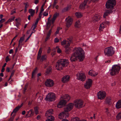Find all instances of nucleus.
Returning <instances> with one entry per match:
<instances>
[{
	"instance_id": "obj_1",
	"label": "nucleus",
	"mask_w": 121,
	"mask_h": 121,
	"mask_svg": "<svg viewBox=\"0 0 121 121\" xmlns=\"http://www.w3.org/2000/svg\"><path fill=\"white\" fill-rule=\"evenodd\" d=\"M84 52L81 48H75L70 58V60L72 62L75 61L77 59L79 60L80 61H82L84 59Z\"/></svg>"
},
{
	"instance_id": "obj_2",
	"label": "nucleus",
	"mask_w": 121,
	"mask_h": 121,
	"mask_svg": "<svg viewBox=\"0 0 121 121\" xmlns=\"http://www.w3.org/2000/svg\"><path fill=\"white\" fill-rule=\"evenodd\" d=\"M69 64L68 60L67 59H61L56 63V67L58 70H60L63 67H65Z\"/></svg>"
},
{
	"instance_id": "obj_3",
	"label": "nucleus",
	"mask_w": 121,
	"mask_h": 121,
	"mask_svg": "<svg viewBox=\"0 0 121 121\" xmlns=\"http://www.w3.org/2000/svg\"><path fill=\"white\" fill-rule=\"evenodd\" d=\"M121 69L120 66L118 65H114L112 66L109 72L111 75H114L118 73Z\"/></svg>"
},
{
	"instance_id": "obj_4",
	"label": "nucleus",
	"mask_w": 121,
	"mask_h": 121,
	"mask_svg": "<svg viewBox=\"0 0 121 121\" xmlns=\"http://www.w3.org/2000/svg\"><path fill=\"white\" fill-rule=\"evenodd\" d=\"M104 52L105 55L108 56H112L114 53V48L112 47H108L104 49Z\"/></svg>"
},
{
	"instance_id": "obj_5",
	"label": "nucleus",
	"mask_w": 121,
	"mask_h": 121,
	"mask_svg": "<svg viewBox=\"0 0 121 121\" xmlns=\"http://www.w3.org/2000/svg\"><path fill=\"white\" fill-rule=\"evenodd\" d=\"M116 4V0H108L105 4L106 8L112 10Z\"/></svg>"
},
{
	"instance_id": "obj_6",
	"label": "nucleus",
	"mask_w": 121,
	"mask_h": 121,
	"mask_svg": "<svg viewBox=\"0 0 121 121\" xmlns=\"http://www.w3.org/2000/svg\"><path fill=\"white\" fill-rule=\"evenodd\" d=\"M56 98L55 94L53 93H50L46 96L45 100L47 101H53L55 100Z\"/></svg>"
},
{
	"instance_id": "obj_7",
	"label": "nucleus",
	"mask_w": 121,
	"mask_h": 121,
	"mask_svg": "<svg viewBox=\"0 0 121 121\" xmlns=\"http://www.w3.org/2000/svg\"><path fill=\"white\" fill-rule=\"evenodd\" d=\"M83 101L81 99H77L73 102V104L75 107L77 108H80L83 106Z\"/></svg>"
},
{
	"instance_id": "obj_8",
	"label": "nucleus",
	"mask_w": 121,
	"mask_h": 121,
	"mask_svg": "<svg viewBox=\"0 0 121 121\" xmlns=\"http://www.w3.org/2000/svg\"><path fill=\"white\" fill-rule=\"evenodd\" d=\"M77 76V79L82 81H84L86 79V76L83 72H80L78 73Z\"/></svg>"
},
{
	"instance_id": "obj_9",
	"label": "nucleus",
	"mask_w": 121,
	"mask_h": 121,
	"mask_svg": "<svg viewBox=\"0 0 121 121\" xmlns=\"http://www.w3.org/2000/svg\"><path fill=\"white\" fill-rule=\"evenodd\" d=\"M92 83V80L91 79H88L86 80L84 85V86L85 88L88 89L91 86Z\"/></svg>"
},
{
	"instance_id": "obj_10",
	"label": "nucleus",
	"mask_w": 121,
	"mask_h": 121,
	"mask_svg": "<svg viewBox=\"0 0 121 121\" xmlns=\"http://www.w3.org/2000/svg\"><path fill=\"white\" fill-rule=\"evenodd\" d=\"M105 92L103 91H99L97 94V97L99 99L102 100L104 99L106 96Z\"/></svg>"
},
{
	"instance_id": "obj_11",
	"label": "nucleus",
	"mask_w": 121,
	"mask_h": 121,
	"mask_svg": "<svg viewBox=\"0 0 121 121\" xmlns=\"http://www.w3.org/2000/svg\"><path fill=\"white\" fill-rule=\"evenodd\" d=\"M45 84L47 87H50L53 86L54 85V82L52 80L48 79L45 82Z\"/></svg>"
},
{
	"instance_id": "obj_12",
	"label": "nucleus",
	"mask_w": 121,
	"mask_h": 121,
	"mask_svg": "<svg viewBox=\"0 0 121 121\" xmlns=\"http://www.w3.org/2000/svg\"><path fill=\"white\" fill-rule=\"evenodd\" d=\"M73 107V104L72 103H70L68 104L64 108V111L67 112L71 111Z\"/></svg>"
},
{
	"instance_id": "obj_13",
	"label": "nucleus",
	"mask_w": 121,
	"mask_h": 121,
	"mask_svg": "<svg viewBox=\"0 0 121 121\" xmlns=\"http://www.w3.org/2000/svg\"><path fill=\"white\" fill-rule=\"evenodd\" d=\"M69 116L68 112H65L64 111L60 113L58 115V117L59 118L62 119L64 118L67 117Z\"/></svg>"
},
{
	"instance_id": "obj_14",
	"label": "nucleus",
	"mask_w": 121,
	"mask_h": 121,
	"mask_svg": "<svg viewBox=\"0 0 121 121\" xmlns=\"http://www.w3.org/2000/svg\"><path fill=\"white\" fill-rule=\"evenodd\" d=\"M109 24V22H108L105 21L104 22H102L100 24L99 28V30L100 31H102L103 29L106 27L107 25H108Z\"/></svg>"
},
{
	"instance_id": "obj_15",
	"label": "nucleus",
	"mask_w": 121,
	"mask_h": 121,
	"mask_svg": "<svg viewBox=\"0 0 121 121\" xmlns=\"http://www.w3.org/2000/svg\"><path fill=\"white\" fill-rule=\"evenodd\" d=\"M65 20H66V26L68 27H69L71 25L73 20V19L71 17H69L66 18Z\"/></svg>"
},
{
	"instance_id": "obj_16",
	"label": "nucleus",
	"mask_w": 121,
	"mask_h": 121,
	"mask_svg": "<svg viewBox=\"0 0 121 121\" xmlns=\"http://www.w3.org/2000/svg\"><path fill=\"white\" fill-rule=\"evenodd\" d=\"M101 16L98 14L95 15L92 18V21L94 23L97 22L100 20Z\"/></svg>"
},
{
	"instance_id": "obj_17",
	"label": "nucleus",
	"mask_w": 121,
	"mask_h": 121,
	"mask_svg": "<svg viewBox=\"0 0 121 121\" xmlns=\"http://www.w3.org/2000/svg\"><path fill=\"white\" fill-rule=\"evenodd\" d=\"M61 100L59 102V104L57 105V107L58 108H60L65 105L67 103L66 101H65L63 99H62L60 98Z\"/></svg>"
},
{
	"instance_id": "obj_18",
	"label": "nucleus",
	"mask_w": 121,
	"mask_h": 121,
	"mask_svg": "<svg viewBox=\"0 0 121 121\" xmlns=\"http://www.w3.org/2000/svg\"><path fill=\"white\" fill-rule=\"evenodd\" d=\"M60 98L61 99H63L65 101H66L67 103L70 100V96L68 95H63Z\"/></svg>"
},
{
	"instance_id": "obj_19",
	"label": "nucleus",
	"mask_w": 121,
	"mask_h": 121,
	"mask_svg": "<svg viewBox=\"0 0 121 121\" xmlns=\"http://www.w3.org/2000/svg\"><path fill=\"white\" fill-rule=\"evenodd\" d=\"M70 44V42H68L67 44H66L65 46V52L67 54H69L70 52V49L69 48V47Z\"/></svg>"
},
{
	"instance_id": "obj_20",
	"label": "nucleus",
	"mask_w": 121,
	"mask_h": 121,
	"mask_svg": "<svg viewBox=\"0 0 121 121\" xmlns=\"http://www.w3.org/2000/svg\"><path fill=\"white\" fill-rule=\"evenodd\" d=\"M53 113V111L52 109H49L47 111L45 114V116L46 117L50 118V117L52 116L51 115Z\"/></svg>"
},
{
	"instance_id": "obj_21",
	"label": "nucleus",
	"mask_w": 121,
	"mask_h": 121,
	"mask_svg": "<svg viewBox=\"0 0 121 121\" xmlns=\"http://www.w3.org/2000/svg\"><path fill=\"white\" fill-rule=\"evenodd\" d=\"M69 79V76L68 75H66L63 77L62 78V81L64 83L68 82Z\"/></svg>"
},
{
	"instance_id": "obj_22",
	"label": "nucleus",
	"mask_w": 121,
	"mask_h": 121,
	"mask_svg": "<svg viewBox=\"0 0 121 121\" xmlns=\"http://www.w3.org/2000/svg\"><path fill=\"white\" fill-rule=\"evenodd\" d=\"M89 74L92 76H95L98 74V73L92 70H90L88 72Z\"/></svg>"
},
{
	"instance_id": "obj_23",
	"label": "nucleus",
	"mask_w": 121,
	"mask_h": 121,
	"mask_svg": "<svg viewBox=\"0 0 121 121\" xmlns=\"http://www.w3.org/2000/svg\"><path fill=\"white\" fill-rule=\"evenodd\" d=\"M34 114V112L33 110L31 109L27 112V114H26V117H29L33 116Z\"/></svg>"
},
{
	"instance_id": "obj_24",
	"label": "nucleus",
	"mask_w": 121,
	"mask_h": 121,
	"mask_svg": "<svg viewBox=\"0 0 121 121\" xmlns=\"http://www.w3.org/2000/svg\"><path fill=\"white\" fill-rule=\"evenodd\" d=\"M112 12V10H106L105 12L103 17L104 18H105L106 17L108 16L110 13H111Z\"/></svg>"
},
{
	"instance_id": "obj_25",
	"label": "nucleus",
	"mask_w": 121,
	"mask_h": 121,
	"mask_svg": "<svg viewBox=\"0 0 121 121\" xmlns=\"http://www.w3.org/2000/svg\"><path fill=\"white\" fill-rule=\"evenodd\" d=\"M23 105V104H21L20 106H18L17 107H16L14 109L13 112H12L11 113V116L12 115V114H13V113H16L17 112L19 109Z\"/></svg>"
},
{
	"instance_id": "obj_26",
	"label": "nucleus",
	"mask_w": 121,
	"mask_h": 121,
	"mask_svg": "<svg viewBox=\"0 0 121 121\" xmlns=\"http://www.w3.org/2000/svg\"><path fill=\"white\" fill-rule=\"evenodd\" d=\"M116 107L117 108L119 109L121 108V99L119 100L117 102Z\"/></svg>"
},
{
	"instance_id": "obj_27",
	"label": "nucleus",
	"mask_w": 121,
	"mask_h": 121,
	"mask_svg": "<svg viewBox=\"0 0 121 121\" xmlns=\"http://www.w3.org/2000/svg\"><path fill=\"white\" fill-rule=\"evenodd\" d=\"M52 16L51 15H50L48 19V22L47 23V29H49L51 25V22H52L51 20H50V19Z\"/></svg>"
},
{
	"instance_id": "obj_28",
	"label": "nucleus",
	"mask_w": 121,
	"mask_h": 121,
	"mask_svg": "<svg viewBox=\"0 0 121 121\" xmlns=\"http://www.w3.org/2000/svg\"><path fill=\"white\" fill-rule=\"evenodd\" d=\"M52 68L51 67H48L47 69L45 72V75H48L51 73Z\"/></svg>"
},
{
	"instance_id": "obj_29",
	"label": "nucleus",
	"mask_w": 121,
	"mask_h": 121,
	"mask_svg": "<svg viewBox=\"0 0 121 121\" xmlns=\"http://www.w3.org/2000/svg\"><path fill=\"white\" fill-rule=\"evenodd\" d=\"M58 15V14L57 13H56L54 15L52 18L51 20L52 22V23H53L54 22L56 18Z\"/></svg>"
},
{
	"instance_id": "obj_30",
	"label": "nucleus",
	"mask_w": 121,
	"mask_h": 121,
	"mask_svg": "<svg viewBox=\"0 0 121 121\" xmlns=\"http://www.w3.org/2000/svg\"><path fill=\"white\" fill-rule=\"evenodd\" d=\"M29 12L30 14V15L31 16L33 17L34 14L35 13V10H33L32 9H31L29 10Z\"/></svg>"
},
{
	"instance_id": "obj_31",
	"label": "nucleus",
	"mask_w": 121,
	"mask_h": 121,
	"mask_svg": "<svg viewBox=\"0 0 121 121\" xmlns=\"http://www.w3.org/2000/svg\"><path fill=\"white\" fill-rule=\"evenodd\" d=\"M111 98L110 97H107L106 99L105 102L106 104H110Z\"/></svg>"
},
{
	"instance_id": "obj_32",
	"label": "nucleus",
	"mask_w": 121,
	"mask_h": 121,
	"mask_svg": "<svg viewBox=\"0 0 121 121\" xmlns=\"http://www.w3.org/2000/svg\"><path fill=\"white\" fill-rule=\"evenodd\" d=\"M86 4L84 2L80 4V8L81 9H84L85 8V7L86 5Z\"/></svg>"
},
{
	"instance_id": "obj_33",
	"label": "nucleus",
	"mask_w": 121,
	"mask_h": 121,
	"mask_svg": "<svg viewBox=\"0 0 121 121\" xmlns=\"http://www.w3.org/2000/svg\"><path fill=\"white\" fill-rule=\"evenodd\" d=\"M76 16L78 18L81 17L82 16V14L79 12H77L75 13Z\"/></svg>"
},
{
	"instance_id": "obj_34",
	"label": "nucleus",
	"mask_w": 121,
	"mask_h": 121,
	"mask_svg": "<svg viewBox=\"0 0 121 121\" xmlns=\"http://www.w3.org/2000/svg\"><path fill=\"white\" fill-rule=\"evenodd\" d=\"M121 119V112H119L116 116V119L119 120Z\"/></svg>"
},
{
	"instance_id": "obj_35",
	"label": "nucleus",
	"mask_w": 121,
	"mask_h": 121,
	"mask_svg": "<svg viewBox=\"0 0 121 121\" xmlns=\"http://www.w3.org/2000/svg\"><path fill=\"white\" fill-rule=\"evenodd\" d=\"M75 26L77 28H79L80 26V21H77L75 24Z\"/></svg>"
},
{
	"instance_id": "obj_36",
	"label": "nucleus",
	"mask_w": 121,
	"mask_h": 121,
	"mask_svg": "<svg viewBox=\"0 0 121 121\" xmlns=\"http://www.w3.org/2000/svg\"><path fill=\"white\" fill-rule=\"evenodd\" d=\"M24 38L23 37H22L20 38V40L19 41V44L18 47H19L20 45L22 44V43L23 41L24 40Z\"/></svg>"
},
{
	"instance_id": "obj_37",
	"label": "nucleus",
	"mask_w": 121,
	"mask_h": 121,
	"mask_svg": "<svg viewBox=\"0 0 121 121\" xmlns=\"http://www.w3.org/2000/svg\"><path fill=\"white\" fill-rule=\"evenodd\" d=\"M42 50L41 49H40L38 52V54L37 57V59L38 60H39L40 58L41 55V53L42 52Z\"/></svg>"
},
{
	"instance_id": "obj_38",
	"label": "nucleus",
	"mask_w": 121,
	"mask_h": 121,
	"mask_svg": "<svg viewBox=\"0 0 121 121\" xmlns=\"http://www.w3.org/2000/svg\"><path fill=\"white\" fill-rule=\"evenodd\" d=\"M54 117L52 116L50 117V118L47 119L46 121H54Z\"/></svg>"
},
{
	"instance_id": "obj_39",
	"label": "nucleus",
	"mask_w": 121,
	"mask_h": 121,
	"mask_svg": "<svg viewBox=\"0 0 121 121\" xmlns=\"http://www.w3.org/2000/svg\"><path fill=\"white\" fill-rule=\"evenodd\" d=\"M71 5H69L67 7L63 9L64 11H68L71 8Z\"/></svg>"
},
{
	"instance_id": "obj_40",
	"label": "nucleus",
	"mask_w": 121,
	"mask_h": 121,
	"mask_svg": "<svg viewBox=\"0 0 121 121\" xmlns=\"http://www.w3.org/2000/svg\"><path fill=\"white\" fill-rule=\"evenodd\" d=\"M68 42H69L70 43V41H67L66 40H64L61 42V44L62 45H65L66 44H67V43H68Z\"/></svg>"
},
{
	"instance_id": "obj_41",
	"label": "nucleus",
	"mask_w": 121,
	"mask_h": 121,
	"mask_svg": "<svg viewBox=\"0 0 121 121\" xmlns=\"http://www.w3.org/2000/svg\"><path fill=\"white\" fill-rule=\"evenodd\" d=\"M62 29V28L61 27H57V29L55 33V34L56 35L58 34L59 33V30Z\"/></svg>"
},
{
	"instance_id": "obj_42",
	"label": "nucleus",
	"mask_w": 121,
	"mask_h": 121,
	"mask_svg": "<svg viewBox=\"0 0 121 121\" xmlns=\"http://www.w3.org/2000/svg\"><path fill=\"white\" fill-rule=\"evenodd\" d=\"M15 17L14 16L10 18L9 19L8 21V22H13L14 20Z\"/></svg>"
},
{
	"instance_id": "obj_43",
	"label": "nucleus",
	"mask_w": 121,
	"mask_h": 121,
	"mask_svg": "<svg viewBox=\"0 0 121 121\" xmlns=\"http://www.w3.org/2000/svg\"><path fill=\"white\" fill-rule=\"evenodd\" d=\"M79 118L77 117H75L72 118L71 121H79Z\"/></svg>"
},
{
	"instance_id": "obj_44",
	"label": "nucleus",
	"mask_w": 121,
	"mask_h": 121,
	"mask_svg": "<svg viewBox=\"0 0 121 121\" xmlns=\"http://www.w3.org/2000/svg\"><path fill=\"white\" fill-rule=\"evenodd\" d=\"M47 58L46 56L44 55L42 56V57L40 59L41 61H43L46 60Z\"/></svg>"
},
{
	"instance_id": "obj_45",
	"label": "nucleus",
	"mask_w": 121,
	"mask_h": 121,
	"mask_svg": "<svg viewBox=\"0 0 121 121\" xmlns=\"http://www.w3.org/2000/svg\"><path fill=\"white\" fill-rule=\"evenodd\" d=\"M15 116V114H13V115L12 116V117H11L9 119V121H13L14 120V118Z\"/></svg>"
},
{
	"instance_id": "obj_46",
	"label": "nucleus",
	"mask_w": 121,
	"mask_h": 121,
	"mask_svg": "<svg viewBox=\"0 0 121 121\" xmlns=\"http://www.w3.org/2000/svg\"><path fill=\"white\" fill-rule=\"evenodd\" d=\"M36 70H34L33 72L32 73V78H34V77L36 73Z\"/></svg>"
},
{
	"instance_id": "obj_47",
	"label": "nucleus",
	"mask_w": 121,
	"mask_h": 121,
	"mask_svg": "<svg viewBox=\"0 0 121 121\" xmlns=\"http://www.w3.org/2000/svg\"><path fill=\"white\" fill-rule=\"evenodd\" d=\"M43 16H46L48 15V13L47 11H45L44 12L43 14Z\"/></svg>"
},
{
	"instance_id": "obj_48",
	"label": "nucleus",
	"mask_w": 121,
	"mask_h": 121,
	"mask_svg": "<svg viewBox=\"0 0 121 121\" xmlns=\"http://www.w3.org/2000/svg\"><path fill=\"white\" fill-rule=\"evenodd\" d=\"M35 111V113L37 115L38 113V110L37 108V107L35 108H34Z\"/></svg>"
},
{
	"instance_id": "obj_49",
	"label": "nucleus",
	"mask_w": 121,
	"mask_h": 121,
	"mask_svg": "<svg viewBox=\"0 0 121 121\" xmlns=\"http://www.w3.org/2000/svg\"><path fill=\"white\" fill-rule=\"evenodd\" d=\"M16 13L15 10V9H13L11 11L10 14L12 15Z\"/></svg>"
},
{
	"instance_id": "obj_50",
	"label": "nucleus",
	"mask_w": 121,
	"mask_h": 121,
	"mask_svg": "<svg viewBox=\"0 0 121 121\" xmlns=\"http://www.w3.org/2000/svg\"><path fill=\"white\" fill-rule=\"evenodd\" d=\"M59 39L57 38H56L54 39V42L56 43H57L59 42Z\"/></svg>"
},
{
	"instance_id": "obj_51",
	"label": "nucleus",
	"mask_w": 121,
	"mask_h": 121,
	"mask_svg": "<svg viewBox=\"0 0 121 121\" xmlns=\"http://www.w3.org/2000/svg\"><path fill=\"white\" fill-rule=\"evenodd\" d=\"M5 21V20L4 19H1L0 20V24L2 23Z\"/></svg>"
},
{
	"instance_id": "obj_52",
	"label": "nucleus",
	"mask_w": 121,
	"mask_h": 121,
	"mask_svg": "<svg viewBox=\"0 0 121 121\" xmlns=\"http://www.w3.org/2000/svg\"><path fill=\"white\" fill-rule=\"evenodd\" d=\"M24 4L25 5V8H27L29 6V5L27 3H25Z\"/></svg>"
},
{
	"instance_id": "obj_53",
	"label": "nucleus",
	"mask_w": 121,
	"mask_h": 121,
	"mask_svg": "<svg viewBox=\"0 0 121 121\" xmlns=\"http://www.w3.org/2000/svg\"><path fill=\"white\" fill-rule=\"evenodd\" d=\"M10 60L9 59V57L8 56H7L5 59V61L6 62H7L9 61Z\"/></svg>"
},
{
	"instance_id": "obj_54",
	"label": "nucleus",
	"mask_w": 121,
	"mask_h": 121,
	"mask_svg": "<svg viewBox=\"0 0 121 121\" xmlns=\"http://www.w3.org/2000/svg\"><path fill=\"white\" fill-rule=\"evenodd\" d=\"M118 94L120 96H121V90L119 91L118 92Z\"/></svg>"
},
{
	"instance_id": "obj_55",
	"label": "nucleus",
	"mask_w": 121,
	"mask_h": 121,
	"mask_svg": "<svg viewBox=\"0 0 121 121\" xmlns=\"http://www.w3.org/2000/svg\"><path fill=\"white\" fill-rule=\"evenodd\" d=\"M33 32H32L31 33L30 35V36L28 37V38L26 40L25 42H26L27 41V40H28V39H29L30 37L32 35V34L33 33Z\"/></svg>"
},
{
	"instance_id": "obj_56",
	"label": "nucleus",
	"mask_w": 121,
	"mask_h": 121,
	"mask_svg": "<svg viewBox=\"0 0 121 121\" xmlns=\"http://www.w3.org/2000/svg\"><path fill=\"white\" fill-rule=\"evenodd\" d=\"M57 52L58 53H60L61 52V50L59 48H58L57 50Z\"/></svg>"
},
{
	"instance_id": "obj_57",
	"label": "nucleus",
	"mask_w": 121,
	"mask_h": 121,
	"mask_svg": "<svg viewBox=\"0 0 121 121\" xmlns=\"http://www.w3.org/2000/svg\"><path fill=\"white\" fill-rule=\"evenodd\" d=\"M39 2V0H34V3L35 4H37Z\"/></svg>"
},
{
	"instance_id": "obj_58",
	"label": "nucleus",
	"mask_w": 121,
	"mask_h": 121,
	"mask_svg": "<svg viewBox=\"0 0 121 121\" xmlns=\"http://www.w3.org/2000/svg\"><path fill=\"white\" fill-rule=\"evenodd\" d=\"M51 32H52V30L51 29L49 30V31L48 32V34H47V35L50 36Z\"/></svg>"
},
{
	"instance_id": "obj_59",
	"label": "nucleus",
	"mask_w": 121,
	"mask_h": 121,
	"mask_svg": "<svg viewBox=\"0 0 121 121\" xmlns=\"http://www.w3.org/2000/svg\"><path fill=\"white\" fill-rule=\"evenodd\" d=\"M106 112L107 114L109 113V111L108 108H106Z\"/></svg>"
},
{
	"instance_id": "obj_60",
	"label": "nucleus",
	"mask_w": 121,
	"mask_h": 121,
	"mask_svg": "<svg viewBox=\"0 0 121 121\" xmlns=\"http://www.w3.org/2000/svg\"><path fill=\"white\" fill-rule=\"evenodd\" d=\"M50 36L48 35H47V37L45 39V41H47V40L49 38Z\"/></svg>"
},
{
	"instance_id": "obj_61",
	"label": "nucleus",
	"mask_w": 121,
	"mask_h": 121,
	"mask_svg": "<svg viewBox=\"0 0 121 121\" xmlns=\"http://www.w3.org/2000/svg\"><path fill=\"white\" fill-rule=\"evenodd\" d=\"M42 13L40 12L39 13V17L40 18H41V17L42 16Z\"/></svg>"
},
{
	"instance_id": "obj_62",
	"label": "nucleus",
	"mask_w": 121,
	"mask_h": 121,
	"mask_svg": "<svg viewBox=\"0 0 121 121\" xmlns=\"http://www.w3.org/2000/svg\"><path fill=\"white\" fill-rule=\"evenodd\" d=\"M44 9H43V7H41L40 12L42 13V12L44 11Z\"/></svg>"
},
{
	"instance_id": "obj_63",
	"label": "nucleus",
	"mask_w": 121,
	"mask_h": 121,
	"mask_svg": "<svg viewBox=\"0 0 121 121\" xmlns=\"http://www.w3.org/2000/svg\"><path fill=\"white\" fill-rule=\"evenodd\" d=\"M38 21H39L38 19H37V20L35 22V23L34 24L37 25L38 24Z\"/></svg>"
},
{
	"instance_id": "obj_64",
	"label": "nucleus",
	"mask_w": 121,
	"mask_h": 121,
	"mask_svg": "<svg viewBox=\"0 0 121 121\" xmlns=\"http://www.w3.org/2000/svg\"><path fill=\"white\" fill-rule=\"evenodd\" d=\"M51 49H50V48H48V53H49L51 51Z\"/></svg>"
}]
</instances>
